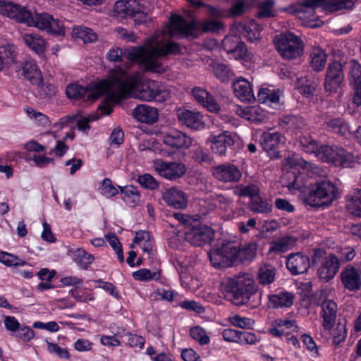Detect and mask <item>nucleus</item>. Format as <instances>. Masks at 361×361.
<instances>
[{"mask_svg":"<svg viewBox=\"0 0 361 361\" xmlns=\"http://www.w3.org/2000/svg\"><path fill=\"white\" fill-rule=\"evenodd\" d=\"M23 73L32 85H39L42 82V76L37 65L33 61H27L23 63Z\"/></svg>","mask_w":361,"mask_h":361,"instance_id":"obj_31","label":"nucleus"},{"mask_svg":"<svg viewBox=\"0 0 361 361\" xmlns=\"http://www.w3.org/2000/svg\"><path fill=\"white\" fill-rule=\"evenodd\" d=\"M276 49L288 60L300 57L303 54V43L300 37L291 32L281 34L274 39Z\"/></svg>","mask_w":361,"mask_h":361,"instance_id":"obj_9","label":"nucleus"},{"mask_svg":"<svg viewBox=\"0 0 361 361\" xmlns=\"http://www.w3.org/2000/svg\"><path fill=\"white\" fill-rule=\"evenodd\" d=\"M212 68L215 76L222 82H228L233 75V72L226 64L214 63L212 66Z\"/></svg>","mask_w":361,"mask_h":361,"instance_id":"obj_45","label":"nucleus"},{"mask_svg":"<svg viewBox=\"0 0 361 361\" xmlns=\"http://www.w3.org/2000/svg\"><path fill=\"white\" fill-rule=\"evenodd\" d=\"M276 271V268L270 264L262 265L257 273L259 283L263 286L272 283L275 281Z\"/></svg>","mask_w":361,"mask_h":361,"instance_id":"obj_36","label":"nucleus"},{"mask_svg":"<svg viewBox=\"0 0 361 361\" xmlns=\"http://www.w3.org/2000/svg\"><path fill=\"white\" fill-rule=\"evenodd\" d=\"M28 20H30L29 22H25V24L28 26H34L41 30L59 35L64 34V27L61 21L54 18L49 13H36L33 16L32 13L29 11Z\"/></svg>","mask_w":361,"mask_h":361,"instance_id":"obj_10","label":"nucleus"},{"mask_svg":"<svg viewBox=\"0 0 361 361\" xmlns=\"http://www.w3.org/2000/svg\"><path fill=\"white\" fill-rule=\"evenodd\" d=\"M296 238L290 235H285L272 240L269 244V253L279 255L287 252L295 243Z\"/></svg>","mask_w":361,"mask_h":361,"instance_id":"obj_28","label":"nucleus"},{"mask_svg":"<svg viewBox=\"0 0 361 361\" xmlns=\"http://www.w3.org/2000/svg\"><path fill=\"white\" fill-rule=\"evenodd\" d=\"M137 181L143 188L148 190L157 189L159 185L158 181L149 173L139 176Z\"/></svg>","mask_w":361,"mask_h":361,"instance_id":"obj_59","label":"nucleus"},{"mask_svg":"<svg viewBox=\"0 0 361 361\" xmlns=\"http://www.w3.org/2000/svg\"><path fill=\"white\" fill-rule=\"evenodd\" d=\"M147 48L143 47H130L124 49L123 56L129 61H138L145 70L152 73H161L166 70L163 63L158 58L164 57L169 54L180 53L178 43L168 42L163 43L157 37H152L146 42Z\"/></svg>","mask_w":361,"mask_h":361,"instance_id":"obj_2","label":"nucleus"},{"mask_svg":"<svg viewBox=\"0 0 361 361\" xmlns=\"http://www.w3.org/2000/svg\"><path fill=\"white\" fill-rule=\"evenodd\" d=\"M133 9L130 8L129 3L122 0L117 1L114 7V14L117 18H123L132 16Z\"/></svg>","mask_w":361,"mask_h":361,"instance_id":"obj_53","label":"nucleus"},{"mask_svg":"<svg viewBox=\"0 0 361 361\" xmlns=\"http://www.w3.org/2000/svg\"><path fill=\"white\" fill-rule=\"evenodd\" d=\"M154 168L160 176L169 180H176L181 178L187 171L186 166L183 163L163 159L155 160Z\"/></svg>","mask_w":361,"mask_h":361,"instance_id":"obj_11","label":"nucleus"},{"mask_svg":"<svg viewBox=\"0 0 361 361\" xmlns=\"http://www.w3.org/2000/svg\"><path fill=\"white\" fill-rule=\"evenodd\" d=\"M279 127L286 131L295 133L302 129L305 125V121L299 116L286 115L279 119Z\"/></svg>","mask_w":361,"mask_h":361,"instance_id":"obj_30","label":"nucleus"},{"mask_svg":"<svg viewBox=\"0 0 361 361\" xmlns=\"http://www.w3.org/2000/svg\"><path fill=\"white\" fill-rule=\"evenodd\" d=\"M24 43L37 54H42L45 50L46 42L36 33H25L22 35Z\"/></svg>","mask_w":361,"mask_h":361,"instance_id":"obj_33","label":"nucleus"},{"mask_svg":"<svg viewBox=\"0 0 361 361\" xmlns=\"http://www.w3.org/2000/svg\"><path fill=\"white\" fill-rule=\"evenodd\" d=\"M133 116L140 122L152 124L157 121L159 114L156 108L140 104L133 109Z\"/></svg>","mask_w":361,"mask_h":361,"instance_id":"obj_27","label":"nucleus"},{"mask_svg":"<svg viewBox=\"0 0 361 361\" xmlns=\"http://www.w3.org/2000/svg\"><path fill=\"white\" fill-rule=\"evenodd\" d=\"M264 119L265 114L262 109L257 106L250 107V122L259 123L262 122Z\"/></svg>","mask_w":361,"mask_h":361,"instance_id":"obj_62","label":"nucleus"},{"mask_svg":"<svg viewBox=\"0 0 361 361\" xmlns=\"http://www.w3.org/2000/svg\"><path fill=\"white\" fill-rule=\"evenodd\" d=\"M248 274H239L228 279L224 286V298L233 305L239 306L245 304L248 300Z\"/></svg>","mask_w":361,"mask_h":361,"instance_id":"obj_6","label":"nucleus"},{"mask_svg":"<svg viewBox=\"0 0 361 361\" xmlns=\"http://www.w3.org/2000/svg\"><path fill=\"white\" fill-rule=\"evenodd\" d=\"M317 4V0H305L294 6V12L298 15L303 13L310 16L313 14L314 9Z\"/></svg>","mask_w":361,"mask_h":361,"instance_id":"obj_49","label":"nucleus"},{"mask_svg":"<svg viewBox=\"0 0 361 361\" xmlns=\"http://www.w3.org/2000/svg\"><path fill=\"white\" fill-rule=\"evenodd\" d=\"M233 88L235 96L242 102L248 101V81L239 77L233 82Z\"/></svg>","mask_w":361,"mask_h":361,"instance_id":"obj_40","label":"nucleus"},{"mask_svg":"<svg viewBox=\"0 0 361 361\" xmlns=\"http://www.w3.org/2000/svg\"><path fill=\"white\" fill-rule=\"evenodd\" d=\"M327 54L320 47H314L309 57V62L312 68L319 72L324 69L326 63Z\"/></svg>","mask_w":361,"mask_h":361,"instance_id":"obj_34","label":"nucleus"},{"mask_svg":"<svg viewBox=\"0 0 361 361\" xmlns=\"http://www.w3.org/2000/svg\"><path fill=\"white\" fill-rule=\"evenodd\" d=\"M178 121L188 128L200 130L204 128L202 116L199 112L180 109L177 112Z\"/></svg>","mask_w":361,"mask_h":361,"instance_id":"obj_24","label":"nucleus"},{"mask_svg":"<svg viewBox=\"0 0 361 361\" xmlns=\"http://www.w3.org/2000/svg\"><path fill=\"white\" fill-rule=\"evenodd\" d=\"M274 4V0H267L262 2L259 6V12L256 16L259 18L274 17L275 16Z\"/></svg>","mask_w":361,"mask_h":361,"instance_id":"obj_54","label":"nucleus"},{"mask_svg":"<svg viewBox=\"0 0 361 361\" xmlns=\"http://www.w3.org/2000/svg\"><path fill=\"white\" fill-rule=\"evenodd\" d=\"M280 99L281 92L279 90H271L263 87L259 90L257 94V99L260 103H267L274 109H279L281 107Z\"/></svg>","mask_w":361,"mask_h":361,"instance_id":"obj_29","label":"nucleus"},{"mask_svg":"<svg viewBox=\"0 0 361 361\" xmlns=\"http://www.w3.org/2000/svg\"><path fill=\"white\" fill-rule=\"evenodd\" d=\"M262 146L271 159L281 157L279 146L284 143V137L277 131L265 132L262 136Z\"/></svg>","mask_w":361,"mask_h":361,"instance_id":"obj_14","label":"nucleus"},{"mask_svg":"<svg viewBox=\"0 0 361 361\" xmlns=\"http://www.w3.org/2000/svg\"><path fill=\"white\" fill-rule=\"evenodd\" d=\"M312 261L303 252L290 253L286 257V268L292 275L306 273L310 267Z\"/></svg>","mask_w":361,"mask_h":361,"instance_id":"obj_17","label":"nucleus"},{"mask_svg":"<svg viewBox=\"0 0 361 361\" xmlns=\"http://www.w3.org/2000/svg\"><path fill=\"white\" fill-rule=\"evenodd\" d=\"M300 149L308 154H317L319 145L315 140L310 135H302L299 140Z\"/></svg>","mask_w":361,"mask_h":361,"instance_id":"obj_48","label":"nucleus"},{"mask_svg":"<svg viewBox=\"0 0 361 361\" xmlns=\"http://www.w3.org/2000/svg\"><path fill=\"white\" fill-rule=\"evenodd\" d=\"M344 80L342 64L337 61L331 62L326 69L324 89L326 92H336Z\"/></svg>","mask_w":361,"mask_h":361,"instance_id":"obj_13","label":"nucleus"},{"mask_svg":"<svg viewBox=\"0 0 361 361\" xmlns=\"http://www.w3.org/2000/svg\"><path fill=\"white\" fill-rule=\"evenodd\" d=\"M339 147L321 145L319 147L316 157L324 162L335 164Z\"/></svg>","mask_w":361,"mask_h":361,"instance_id":"obj_37","label":"nucleus"},{"mask_svg":"<svg viewBox=\"0 0 361 361\" xmlns=\"http://www.w3.org/2000/svg\"><path fill=\"white\" fill-rule=\"evenodd\" d=\"M306 176L301 172H292L288 173V178H293L289 184L288 185V188L290 190H297L299 191H303V190L306 188V183L305 181Z\"/></svg>","mask_w":361,"mask_h":361,"instance_id":"obj_46","label":"nucleus"},{"mask_svg":"<svg viewBox=\"0 0 361 361\" xmlns=\"http://www.w3.org/2000/svg\"><path fill=\"white\" fill-rule=\"evenodd\" d=\"M212 143L211 149L214 154L218 156H224L228 148L235 143L232 135L226 131L218 135H211L209 138Z\"/></svg>","mask_w":361,"mask_h":361,"instance_id":"obj_23","label":"nucleus"},{"mask_svg":"<svg viewBox=\"0 0 361 361\" xmlns=\"http://www.w3.org/2000/svg\"><path fill=\"white\" fill-rule=\"evenodd\" d=\"M0 14L14 19L18 23L29 22V11L25 7L11 1H0Z\"/></svg>","mask_w":361,"mask_h":361,"instance_id":"obj_18","label":"nucleus"},{"mask_svg":"<svg viewBox=\"0 0 361 361\" xmlns=\"http://www.w3.org/2000/svg\"><path fill=\"white\" fill-rule=\"evenodd\" d=\"M320 316L322 319L324 330L329 332L336 324L337 317V304L332 300H324L321 304Z\"/></svg>","mask_w":361,"mask_h":361,"instance_id":"obj_21","label":"nucleus"},{"mask_svg":"<svg viewBox=\"0 0 361 361\" xmlns=\"http://www.w3.org/2000/svg\"><path fill=\"white\" fill-rule=\"evenodd\" d=\"M123 195L122 199L130 207H134L140 201V193L138 190L132 185L119 187Z\"/></svg>","mask_w":361,"mask_h":361,"instance_id":"obj_39","label":"nucleus"},{"mask_svg":"<svg viewBox=\"0 0 361 361\" xmlns=\"http://www.w3.org/2000/svg\"><path fill=\"white\" fill-rule=\"evenodd\" d=\"M112 89L113 82L109 76L108 79H104L94 84V89L92 90L75 83L70 84L66 87V94L70 99L93 102L104 94H107L108 97L111 99Z\"/></svg>","mask_w":361,"mask_h":361,"instance_id":"obj_5","label":"nucleus"},{"mask_svg":"<svg viewBox=\"0 0 361 361\" xmlns=\"http://www.w3.org/2000/svg\"><path fill=\"white\" fill-rule=\"evenodd\" d=\"M332 343L338 345L343 343L347 336V329L345 323L338 322L336 327L333 329L331 333Z\"/></svg>","mask_w":361,"mask_h":361,"instance_id":"obj_52","label":"nucleus"},{"mask_svg":"<svg viewBox=\"0 0 361 361\" xmlns=\"http://www.w3.org/2000/svg\"><path fill=\"white\" fill-rule=\"evenodd\" d=\"M355 161L354 155L342 147H339L336 159L335 166L352 167Z\"/></svg>","mask_w":361,"mask_h":361,"instance_id":"obj_43","label":"nucleus"},{"mask_svg":"<svg viewBox=\"0 0 361 361\" xmlns=\"http://www.w3.org/2000/svg\"><path fill=\"white\" fill-rule=\"evenodd\" d=\"M27 113L28 116H30V118H34L35 120H36L39 126H47L49 125V118L46 115H44L40 112H37L32 109H27Z\"/></svg>","mask_w":361,"mask_h":361,"instance_id":"obj_63","label":"nucleus"},{"mask_svg":"<svg viewBox=\"0 0 361 361\" xmlns=\"http://www.w3.org/2000/svg\"><path fill=\"white\" fill-rule=\"evenodd\" d=\"M335 255L338 264L341 265L352 261L356 255V252L352 247H343L339 248Z\"/></svg>","mask_w":361,"mask_h":361,"instance_id":"obj_51","label":"nucleus"},{"mask_svg":"<svg viewBox=\"0 0 361 361\" xmlns=\"http://www.w3.org/2000/svg\"><path fill=\"white\" fill-rule=\"evenodd\" d=\"M210 262L214 267L223 269L233 266L235 263L243 262L248 257V244L242 245L235 241L221 242L208 252Z\"/></svg>","mask_w":361,"mask_h":361,"instance_id":"obj_4","label":"nucleus"},{"mask_svg":"<svg viewBox=\"0 0 361 361\" xmlns=\"http://www.w3.org/2000/svg\"><path fill=\"white\" fill-rule=\"evenodd\" d=\"M133 277L137 281H149L157 280L159 278V273L157 271L152 272L147 269H140L133 273Z\"/></svg>","mask_w":361,"mask_h":361,"instance_id":"obj_55","label":"nucleus"},{"mask_svg":"<svg viewBox=\"0 0 361 361\" xmlns=\"http://www.w3.org/2000/svg\"><path fill=\"white\" fill-rule=\"evenodd\" d=\"M285 164L292 168L301 167L302 169H307L310 164L302 159L299 154H293L285 159Z\"/></svg>","mask_w":361,"mask_h":361,"instance_id":"obj_57","label":"nucleus"},{"mask_svg":"<svg viewBox=\"0 0 361 361\" xmlns=\"http://www.w3.org/2000/svg\"><path fill=\"white\" fill-rule=\"evenodd\" d=\"M245 2L244 1H238L233 3L232 6L226 12V17H238L245 12Z\"/></svg>","mask_w":361,"mask_h":361,"instance_id":"obj_61","label":"nucleus"},{"mask_svg":"<svg viewBox=\"0 0 361 361\" xmlns=\"http://www.w3.org/2000/svg\"><path fill=\"white\" fill-rule=\"evenodd\" d=\"M348 80L353 90V103L361 106V63L357 59H350L348 63Z\"/></svg>","mask_w":361,"mask_h":361,"instance_id":"obj_12","label":"nucleus"},{"mask_svg":"<svg viewBox=\"0 0 361 361\" xmlns=\"http://www.w3.org/2000/svg\"><path fill=\"white\" fill-rule=\"evenodd\" d=\"M326 123L328 129L335 133L345 135L349 131L347 123L341 118H330Z\"/></svg>","mask_w":361,"mask_h":361,"instance_id":"obj_41","label":"nucleus"},{"mask_svg":"<svg viewBox=\"0 0 361 361\" xmlns=\"http://www.w3.org/2000/svg\"><path fill=\"white\" fill-rule=\"evenodd\" d=\"M212 235L213 232L209 227L198 224L185 232V240L194 246H202L212 239Z\"/></svg>","mask_w":361,"mask_h":361,"instance_id":"obj_15","label":"nucleus"},{"mask_svg":"<svg viewBox=\"0 0 361 361\" xmlns=\"http://www.w3.org/2000/svg\"><path fill=\"white\" fill-rule=\"evenodd\" d=\"M192 140L185 133L177 129L169 130L163 137L164 143L176 149H188L192 145Z\"/></svg>","mask_w":361,"mask_h":361,"instance_id":"obj_16","label":"nucleus"},{"mask_svg":"<svg viewBox=\"0 0 361 361\" xmlns=\"http://www.w3.org/2000/svg\"><path fill=\"white\" fill-rule=\"evenodd\" d=\"M224 28L223 23L216 20H204L197 23L195 19L188 20L181 16L173 15L170 18L169 32L170 36L196 38L198 31L204 33L218 32Z\"/></svg>","mask_w":361,"mask_h":361,"instance_id":"obj_3","label":"nucleus"},{"mask_svg":"<svg viewBox=\"0 0 361 361\" xmlns=\"http://www.w3.org/2000/svg\"><path fill=\"white\" fill-rule=\"evenodd\" d=\"M338 190L328 179L317 181L310 190L307 201L313 207H324L330 204L336 199Z\"/></svg>","mask_w":361,"mask_h":361,"instance_id":"obj_7","label":"nucleus"},{"mask_svg":"<svg viewBox=\"0 0 361 361\" xmlns=\"http://www.w3.org/2000/svg\"><path fill=\"white\" fill-rule=\"evenodd\" d=\"M16 48L13 44H6L0 47V71L15 63Z\"/></svg>","mask_w":361,"mask_h":361,"instance_id":"obj_35","label":"nucleus"},{"mask_svg":"<svg viewBox=\"0 0 361 361\" xmlns=\"http://www.w3.org/2000/svg\"><path fill=\"white\" fill-rule=\"evenodd\" d=\"M347 208L352 214L361 217V189L354 191L348 201Z\"/></svg>","mask_w":361,"mask_h":361,"instance_id":"obj_44","label":"nucleus"},{"mask_svg":"<svg viewBox=\"0 0 361 361\" xmlns=\"http://www.w3.org/2000/svg\"><path fill=\"white\" fill-rule=\"evenodd\" d=\"M191 92L195 99L209 111L218 112L220 110L219 104L206 90L200 87H195Z\"/></svg>","mask_w":361,"mask_h":361,"instance_id":"obj_26","label":"nucleus"},{"mask_svg":"<svg viewBox=\"0 0 361 361\" xmlns=\"http://www.w3.org/2000/svg\"><path fill=\"white\" fill-rule=\"evenodd\" d=\"M223 338L228 342H235L241 345L248 343V333L244 331H238L232 329H226L222 333Z\"/></svg>","mask_w":361,"mask_h":361,"instance_id":"obj_38","label":"nucleus"},{"mask_svg":"<svg viewBox=\"0 0 361 361\" xmlns=\"http://www.w3.org/2000/svg\"><path fill=\"white\" fill-rule=\"evenodd\" d=\"M212 171L214 178L223 183L237 182L242 176L238 168L229 163L212 167Z\"/></svg>","mask_w":361,"mask_h":361,"instance_id":"obj_19","label":"nucleus"},{"mask_svg":"<svg viewBox=\"0 0 361 361\" xmlns=\"http://www.w3.org/2000/svg\"><path fill=\"white\" fill-rule=\"evenodd\" d=\"M46 343H47V350L50 353L54 354L62 359H68L70 357L67 349L61 348L58 344L51 343L47 340H46Z\"/></svg>","mask_w":361,"mask_h":361,"instance_id":"obj_60","label":"nucleus"},{"mask_svg":"<svg viewBox=\"0 0 361 361\" xmlns=\"http://www.w3.org/2000/svg\"><path fill=\"white\" fill-rule=\"evenodd\" d=\"M250 209L254 212L266 214L271 211V204L259 195L258 183L250 182Z\"/></svg>","mask_w":361,"mask_h":361,"instance_id":"obj_22","label":"nucleus"},{"mask_svg":"<svg viewBox=\"0 0 361 361\" xmlns=\"http://www.w3.org/2000/svg\"><path fill=\"white\" fill-rule=\"evenodd\" d=\"M295 296L287 291H281L269 295V302L273 308L289 307L293 303Z\"/></svg>","mask_w":361,"mask_h":361,"instance_id":"obj_32","label":"nucleus"},{"mask_svg":"<svg viewBox=\"0 0 361 361\" xmlns=\"http://www.w3.org/2000/svg\"><path fill=\"white\" fill-rule=\"evenodd\" d=\"M100 193L107 198L112 197L118 194V190L112 184L109 178H104L99 187Z\"/></svg>","mask_w":361,"mask_h":361,"instance_id":"obj_58","label":"nucleus"},{"mask_svg":"<svg viewBox=\"0 0 361 361\" xmlns=\"http://www.w3.org/2000/svg\"><path fill=\"white\" fill-rule=\"evenodd\" d=\"M75 37L80 39L84 43H91L97 40V36L92 29L83 26L75 27L73 30Z\"/></svg>","mask_w":361,"mask_h":361,"instance_id":"obj_42","label":"nucleus"},{"mask_svg":"<svg viewBox=\"0 0 361 361\" xmlns=\"http://www.w3.org/2000/svg\"><path fill=\"white\" fill-rule=\"evenodd\" d=\"M124 133L121 129L115 128L109 137V141L111 146L118 147L123 142Z\"/></svg>","mask_w":361,"mask_h":361,"instance_id":"obj_64","label":"nucleus"},{"mask_svg":"<svg viewBox=\"0 0 361 361\" xmlns=\"http://www.w3.org/2000/svg\"><path fill=\"white\" fill-rule=\"evenodd\" d=\"M190 336L201 345H206L209 343L210 338L206 331L202 327L197 326L190 329Z\"/></svg>","mask_w":361,"mask_h":361,"instance_id":"obj_56","label":"nucleus"},{"mask_svg":"<svg viewBox=\"0 0 361 361\" xmlns=\"http://www.w3.org/2000/svg\"><path fill=\"white\" fill-rule=\"evenodd\" d=\"M94 257L84 249H78L74 254V261L84 269H87L93 262Z\"/></svg>","mask_w":361,"mask_h":361,"instance_id":"obj_47","label":"nucleus"},{"mask_svg":"<svg viewBox=\"0 0 361 361\" xmlns=\"http://www.w3.org/2000/svg\"><path fill=\"white\" fill-rule=\"evenodd\" d=\"M191 158L199 164L210 163L212 158L208 152V149L202 147H197L190 152Z\"/></svg>","mask_w":361,"mask_h":361,"instance_id":"obj_50","label":"nucleus"},{"mask_svg":"<svg viewBox=\"0 0 361 361\" xmlns=\"http://www.w3.org/2000/svg\"><path fill=\"white\" fill-rule=\"evenodd\" d=\"M163 200L175 209H185L188 205V196L182 190L172 187L167 189L163 195Z\"/></svg>","mask_w":361,"mask_h":361,"instance_id":"obj_25","label":"nucleus"},{"mask_svg":"<svg viewBox=\"0 0 361 361\" xmlns=\"http://www.w3.org/2000/svg\"><path fill=\"white\" fill-rule=\"evenodd\" d=\"M343 287L349 291H357L361 288V271L352 265L343 268L340 274Z\"/></svg>","mask_w":361,"mask_h":361,"instance_id":"obj_20","label":"nucleus"},{"mask_svg":"<svg viewBox=\"0 0 361 361\" xmlns=\"http://www.w3.org/2000/svg\"><path fill=\"white\" fill-rule=\"evenodd\" d=\"M109 77L113 82L111 100L121 102L128 97H135L150 102H163L167 93L163 90L159 82L149 80L144 82L138 72L129 73L121 67H116L109 71Z\"/></svg>","mask_w":361,"mask_h":361,"instance_id":"obj_1","label":"nucleus"},{"mask_svg":"<svg viewBox=\"0 0 361 361\" xmlns=\"http://www.w3.org/2000/svg\"><path fill=\"white\" fill-rule=\"evenodd\" d=\"M312 264H320L317 269L319 279L324 282H328L336 275L339 271L340 264L335 254L326 255L323 249H316L312 256Z\"/></svg>","mask_w":361,"mask_h":361,"instance_id":"obj_8","label":"nucleus"}]
</instances>
